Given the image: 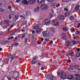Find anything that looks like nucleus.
Listing matches in <instances>:
<instances>
[{"instance_id":"f257e3e1","label":"nucleus","mask_w":80,"mask_h":80,"mask_svg":"<svg viewBox=\"0 0 80 80\" xmlns=\"http://www.w3.org/2000/svg\"><path fill=\"white\" fill-rule=\"evenodd\" d=\"M36 0H23L22 3L23 4H25V5H28L29 3L30 4L33 3L34 4L36 2Z\"/></svg>"},{"instance_id":"f03ea898","label":"nucleus","mask_w":80,"mask_h":80,"mask_svg":"<svg viewBox=\"0 0 80 80\" xmlns=\"http://www.w3.org/2000/svg\"><path fill=\"white\" fill-rule=\"evenodd\" d=\"M48 8V6L44 4H42L41 6V8L42 10H46Z\"/></svg>"},{"instance_id":"7ed1b4c3","label":"nucleus","mask_w":80,"mask_h":80,"mask_svg":"<svg viewBox=\"0 0 80 80\" xmlns=\"http://www.w3.org/2000/svg\"><path fill=\"white\" fill-rule=\"evenodd\" d=\"M43 35L44 37H48L50 35V33L48 32H44Z\"/></svg>"},{"instance_id":"20e7f679","label":"nucleus","mask_w":80,"mask_h":80,"mask_svg":"<svg viewBox=\"0 0 80 80\" xmlns=\"http://www.w3.org/2000/svg\"><path fill=\"white\" fill-rule=\"evenodd\" d=\"M80 22L79 21H77L75 22V26L76 27V24H77L78 25H78L77 26V27L78 28L80 27Z\"/></svg>"},{"instance_id":"39448f33","label":"nucleus","mask_w":80,"mask_h":80,"mask_svg":"<svg viewBox=\"0 0 80 80\" xmlns=\"http://www.w3.org/2000/svg\"><path fill=\"white\" fill-rule=\"evenodd\" d=\"M79 8H80V6L79 5H76L75 7V10L76 11H78V10H79V9H80Z\"/></svg>"},{"instance_id":"423d86ee","label":"nucleus","mask_w":80,"mask_h":80,"mask_svg":"<svg viewBox=\"0 0 80 80\" xmlns=\"http://www.w3.org/2000/svg\"><path fill=\"white\" fill-rule=\"evenodd\" d=\"M37 1L39 3L42 4L45 2V0H38Z\"/></svg>"},{"instance_id":"0eeeda50","label":"nucleus","mask_w":80,"mask_h":80,"mask_svg":"<svg viewBox=\"0 0 80 80\" xmlns=\"http://www.w3.org/2000/svg\"><path fill=\"white\" fill-rule=\"evenodd\" d=\"M67 78V75L66 74H63L62 75L61 77V78L62 79H65Z\"/></svg>"},{"instance_id":"6e6552de","label":"nucleus","mask_w":80,"mask_h":80,"mask_svg":"<svg viewBox=\"0 0 80 80\" xmlns=\"http://www.w3.org/2000/svg\"><path fill=\"white\" fill-rule=\"evenodd\" d=\"M53 22H54V24L55 26H58L59 24H58V21L56 20L55 21L54 20L53 21Z\"/></svg>"},{"instance_id":"1a4fd4ad","label":"nucleus","mask_w":80,"mask_h":80,"mask_svg":"<svg viewBox=\"0 0 80 80\" xmlns=\"http://www.w3.org/2000/svg\"><path fill=\"white\" fill-rule=\"evenodd\" d=\"M70 42H67L65 44V46L67 48H68V47H69L70 46Z\"/></svg>"},{"instance_id":"9d476101","label":"nucleus","mask_w":80,"mask_h":80,"mask_svg":"<svg viewBox=\"0 0 80 80\" xmlns=\"http://www.w3.org/2000/svg\"><path fill=\"white\" fill-rule=\"evenodd\" d=\"M39 8H40L39 7H38L37 8L35 9L34 10V12H35L36 13L37 12H38L39 11Z\"/></svg>"},{"instance_id":"9b49d317","label":"nucleus","mask_w":80,"mask_h":80,"mask_svg":"<svg viewBox=\"0 0 80 80\" xmlns=\"http://www.w3.org/2000/svg\"><path fill=\"white\" fill-rule=\"evenodd\" d=\"M68 78L69 80H73V77L71 75H69L68 77Z\"/></svg>"},{"instance_id":"f8f14e48","label":"nucleus","mask_w":80,"mask_h":80,"mask_svg":"<svg viewBox=\"0 0 80 80\" xmlns=\"http://www.w3.org/2000/svg\"><path fill=\"white\" fill-rule=\"evenodd\" d=\"M17 72V70H15V71H12L11 72V74H12V75H15V73Z\"/></svg>"},{"instance_id":"ddd939ff","label":"nucleus","mask_w":80,"mask_h":80,"mask_svg":"<svg viewBox=\"0 0 80 80\" xmlns=\"http://www.w3.org/2000/svg\"><path fill=\"white\" fill-rule=\"evenodd\" d=\"M63 18H64V16L62 15H61L59 16L58 18L59 20H63Z\"/></svg>"},{"instance_id":"4468645a","label":"nucleus","mask_w":80,"mask_h":80,"mask_svg":"<svg viewBox=\"0 0 80 80\" xmlns=\"http://www.w3.org/2000/svg\"><path fill=\"white\" fill-rule=\"evenodd\" d=\"M72 42L73 45H77V44H78L79 42H75V41H72Z\"/></svg>"},{"instance_id":"2eb2a0df","label":"nucleus","mask_w":80,"mask_h":80,"mask_svg":"<svg viewBox=\"0 0 80 80\" xmlns=\"http://www.w3.org/2000/svg\"><path fill=\"white\" fill-rule=\"evenodd\" d=\"M50 30L52 32H55V29H54V28L53 27H51L50 28Z\"/></svg>"},{"instance_id":"dca6fc26","label":"nucleus","mask_w":80,"mask_h":80,"mask_svg":"<svg viewBox=\"0 0 80 80\" xmlns=\"http://www.w3.org/2000/svg\"><path fill=\"white\" fill-rule=\"evenodd\" d=\"M15 55L14 54L12 55L11 56V60H13V59L15 58Z\"/></svg>"},{"instance_id":"f3484780","label":"nucleus","mask_w":80,"mask_h":80,"mask_svg":"<svg viewBox=\"0 0 80 80\" xmlns=\"http://www.w3.org/2000/svg\"><path fill=\"white\" fill-rule=\"evenodd\" d=\"M72 70L73 72H76V70H75V69H73V68H70L69 69V70Z\"/></svg>"},{"instance_id":"a211bd4d","label":"nucleus","mask_w":80,"mask_h":80,"mask_svg":"<svg viewBox=\"0 0 80 80\" xmlns=\"http://www.w3.org/2000/svg\"><path fill=\"white\" fill-rule=\"evenodd\" d=\"M70 30H71V32H74L75 31V28H71Z\"/></svg>"},{"instance_id":"6ab92c4d","label":"nucleus","mask_w":80,"mask_h":80,"mask_svg":"<svg viewBox=\"0 0 80 80\" xmlns=\"http://www.w3.org/2000/svg\"><path fill=\"white\" fill-rule=\"evenodd\" d=\"M62 30L65 32H67V31H68V29L67 28V27L63 28Z\"/></svg>"},{"instance_id":"aec40b11","label":"nucleus","mask_w":80,"mask_h":80,"mask_svg":"<svg viewBox=\"0 0 80 80\" xmlns=\"http://www.w3.org/2000/svg\"><path fill=\"white\" fill-rule=\"evenodd\" d=\"M70 12H67L65 14V17H67L68 16Z\"/></svg>"},{"instance_id":"412c9836","label":"nucleus","mask_w":80,"mask_h":80,"mask_svg":"<svg viewBox=\"0 0 80 80\" xmlns=\"http://www.w3.org/2000/svg\"><path fill=\"white\" fill-rule=\"evenodd\" d=\"M17 45H18V43L17 42L15 43L12 45V47H15V46Z\"/></svg>"},{"instance_id":"4be33fe9","label":"nucleus","mask_w":80,"mask_h":80,"mask_svg":"<svg viewBox=\"0 0 80 80\" xmlns=\"http://www.w3.org/2000/svg\"><path fill=\"white\" fill-rule=\"evenodd\" d=\"M47 20H49L48 19H46L45 22V23L46 24H48V23H50V21H47Z\"/></svg>"},{"instance_id":"5701e85b","label":"nucleus","mask_w":80,"mask_h":80,"mask_svg":"<svg viewBox=\"0 0 80 80\" xmlns=\"http://www.w3.org/2000/svg\"><path fill=\"white\" fill-rule=\"evenodd\" d=\"M62 38H64L65 40H67V37H66V35H62Z\"/></svg>"},{"instance_id":"b1692460","label":"nucleus","mask_w":80,"mask_h":80,"mask_svg":"<svg viewBox=\"0 0 80 80\" xmlns=\"http://www.w3.org/2000/svg\"><path fill=\"white\" fill-rule=\"evenodd\" d=\"M26 24H27V22L25 21L21 24V25L22 26H23V25H26Z\"/></svg>"},{"instance_id":"393cba45","label":"nucleus","mask_w":80,"mask_h":80,"mask_svg":"<svg viewBox=\"0 0 80 80\" xmlns=\"http://www.w3.org/2000/svg\"><path fill=\"white\" fill-rule=\"evenodd\" d=\"M41 29L39 28L37 29V33H39V32H41Z\"/></svg>"},{"instance_id":"a878e982","label":"nucleus","mask_w":80,"mask_h":80,"mask_svg":"<svg viewBox=\"0 0 80 80\" xmlns=\"http://www.w3.org/2000/svg\"><path fill=\"white\" fill-rule=\"evenodd\" d=\"M39 28V26H36L33 27V29H37V28Z\"/></svg>"},{"instance_id":"bb28decb","label":"nucleus","mask_w":80,"mask_h":80,"mask_svg":"<svg viewBox=\"0 0 80 80\" xmlns=\"http://www.w3.org/2000/svg\"><path fill=\"white\" fill-rule=\"evenodd\" d=\"M50 78L51 80H53V79H54V76H51L50 77Z\"/></svg>"},{"instance_id":"cd10ccee","label":"nucleus","mask_w":80,"mask_h":80,"mask_svg":"<svg viewBox=\"0 0 80 80\" xmlns=\"http://www.w3.org/2000/svg\"><path fill=\"white\" fill-rule=\"evenodd\" d=\"M63 72H61L58 73V75H63Z\"/></svg>"},{"instance_id":"c85d7f7f","label":"nucleus","mask_w":80,"mask_h":80,"mask_svg":"<svg viewBox=\"0 0 80 80\" xmlns=\"http://www.w3.org/2000/svg\"><path fill=\"white\" fill-rule=\"evenodd\" d=\"M28 38L26 37L25 39V43H27L28 42Z\"/></svg>"},{"instance_id":"c756f323","label":"nucleus","mask_w":80,"mask_h":80,"mask_svg":"<svg viewBox=\"0 0 80 80\" xmlns=\"http://www.w3.org/2000/svg\"><path fill=\"white\" fill-rule=\"evenodd\" d=\"M4 22L5 23H7V24H8V23H9V21L7 20H4Z\"/></svg>"},{"instance_id":"7c9ffc66","label":"nucleus","mask_w":80,"mask_h":80,"mask_svg":"<svg viewBox=\"0 0 80 80\" xmlns=\"http://www.w3.org/2000/svg\"><path fill=\"white\" fill-rule=\"evenodd\" d=\"M49 18H53V15H52L51 14H49Z\"/></svg>"},{"instance_id":"2f4dec72","label":"nucleus","mask_w":80,"mask_h":80,"mask_svg":"<svg viewBox=\"0 0 80 80\" xmlns=\"http://www.w3.org/2000/svg\"><path fill=\"white\" fill-rule=\"evenodd\" d=\"M69 19L73 20L74 19V18H73V17L70 16L69 18Z\"/></svg>"},{"instance_id":"473e14b6","label":"nucleus","mask_w":80,"mask_h":80,"mask_svg":"<svg viewBox=\"0 0 80 80\" xmlns=\"http://www.w3.org/2000/svg\"><path fill=\"white\" fill-rule=\"evenodd\" d=\"M14 15V12H10V15Z\"/></svg>"},{"instance_id":"72a5a7b5","label":"nucleus","mask_w":80,"mask_h":80,"mask_svg":"<svg viewBox=\"0 0 80 80\" xmlns=\"http://www.w3.org/2000/svg\"><path fill=\"white\" fill-rule=\"evenodd\" d=\"M16 19L18 20V15H15V17Z\"/></svg>"},{"instance_id":"f704fd0d","label":"nucleus","mask_w":80,"mask_h":80,"mask_svg":"<svg viewBox=\"0 0 80 80\" xmlns=\"http://www.w3.org/2000/svg\"><path fill=\"white\" fill-rule=\"evenodd\" d=\"M75 77H80V74H76L75 75Z\"/></svg>"},{"instance_id":"c9c22d12","label":"nucleus","mask_w":80,"mask_h":80,"mask_svg":"<svg viewBox=\"0 0 80 80\" xmlns=\"http://www.w3.org/2000/svg\"><path fill=\"white\" fill-rule=\"evenodd\" d=\"M26 33H24V34H23V35H22V38H24L26 36V35H25Z\"/></svg>"},{"instance_id":"e433bc0d","label":"nucleus","mask_w":80,"mask_h":80,"mask_svg":"<svg viewBox=\"0 0 80 80\" xmlns=\"http://www.w3.org/2000/svg\"><path fill=\"white\" fill-rule=\"evenodd\" d=\"M71 56L72 57H73V56H74V52H72L71 54H70Z\"/></svg>"},{"instance_id":"4c0bfd02","label":"nucleus","mask_w":80,"mask_h":80,"mask_svg":"<svg viewBox=\"0 0 80 80\" xmlns=\"http://www.w3.org/2000/svg\"><path fill=\"white\" fill-rule=\"evenodd\" d=\"M72 52H73V51L72 50H69V54L70 55V54H71Z\"/></svg>"},{"instance_id":"58836bf2","label":"nucleus","mask_w":80,"mask_h":80,"mask_svg":"<svg viewBox=\"0 0 80 80\" xmlns=\"http://www.w3.org/2000/svg\"><path fill=\"white\" fill-rule=\"evenodd\" d=\"M5 41H2L1 42V45H3V44H5Z\"/></svg>"},{"instance_id":"ea45409f","label":"nucleus","mask_w":80,"mask_h":80,"mask_svg":"<svg viewBox=\"0 0 80 80\" xmlns=\"http://www.w3.org/2000/svg\"><path fill=\"white\" fill-rule=\"evenodd\" d=\"M13 20L14 22H16V21L17 20V19L15 18H13Z\"/></svg>"},{"instance_id":"a19ab883","label":"nucleus","mask_w":80,"mask_h":80,"mask_svg":"<svg viewBox=\"0 0 80 80\" xmlns=\"http://www.w3.org/2000/svg\"><path fill=\"white\" fill-rule=\"evenodd\" d=\"M8 8L10 10H12V7L11 6H8Z\"/></svg>"},{"instance_id":"79ce46f5","label":"nucleus","mask_w":80,"mask_h":80,"mask_svg":"<svg viewBox=\"0 0 80 80\" xmlns=\"http://www.w3.org/2000/svg\"><path fill=\"white\" fill-rule=\"evenodd\" d=\"M4 60L5 61H8V62L9 61V58L7 59H4Z\"/></svg>"},{"instance_id":"37998d69","label":"nucleus","mask_w":80,"mask_h":80,"mask_svg":"<svg viewBox=\"0 0 80 80\" xmlns=\"http://www.w3.org/2000/svg\"><path fill=\"white\" fill-rule=\"evenodd\" d=\"M51 76L50 75L48 74V75L47 76V78H48V79H49V78H50V77Z\"/></svg>"},{"instance_id":"c03bdc74","label":"nucleus","mask_w":80,"mask_h":80,"mask_svg":"<svg viewBox=\"0 0 80 80\" xmlns=\"http://www.w3.org/2000/svg\"><path fill=\"white\" fill-rule=\"evenodd\" d=\"M16 0V2H17V3H18L19 2H20L21 1V0Z\"/></svg>"},{"instance_id":"a18cd8bd","label":"nucleus","mask_w":80,"mask_h":80,"mask_svg":"<svg viewBox=\"0 0 80 80\" xmlns=\"http://www.w3.org/2000/svg\"><path fill=\"white\" fill-rule=\"evenodd\" d=\"M34 61H32V64H35V63H37V62H34Z\"/></svg>"},{"instance_id":"49530a36","label":"nucleus","mask_w":80,"mask_h":80,"mask_svg":"<svg viewBox=\"0 0 80 80\" xmlns=\"http://www.w3.org/2000/svg\"><path fill=\"white\" fill-rule=\"evenodd\" d=\"M22 34H19L18 35V36L19 38H21L22 37Z\"/></svg>"},{"instance_id":"de8ad7c7","label":"nucleus","mask_w":80,"mask_h":80,"mask_svg":"<svg viewBox=\"0 0 80 80\" xmlns=\"http://www.w3.org/2000/svg\"><path fill=\"white\" fill-rule=\"evenodd\" d=\"M4 28H7V25H5L4 27H3Z\"/></svg>"},{"instance_id":"09e8293b","label":"nucleus","mask_w":80,"mask_h":80,"mask_svg":"<svg viewBox=\"0 0 80 80\" xmlns=\"http://www.w3.org/2000/svg\"><path fill=\"white\" fill-rule=\"evenodd\" d=\"M0 12H3V9L0 8Z\"/></svg>"},{"instance_id":"8fccbe9b","label":"nucleus","mask_w":80,"mask_h":80,"mask_svg":"<svg viewBox=\"0 0 80 80\" xmlns=\"http://www.w3.org/2000/svg\"><path fill=\"white\" fill-rule=\"evenodd\" d=\"M4 24H5V23H4V22H1V26H3V25H4Z\"/></svg>"},{"instance_id":"3c124183","label":"nucleus","mask_w":80,"mask_h":80,"mask_svg":"<svg viewBox=\"0 0 80 80\" xmlns=\"http://www.w3.org/2000/svg\"><path fill=\"white\" fill-rule=\"evenodd\" d=\"M9 18V20H11V19H12V16L10 15Z\"/></svg>"},{"instance_id":"603ef678","label":"nucleus","mask_w":80,"mask_h":80,"mask_svg":"<svg viewBox=\"0 0 80 80\" xmlns=\"http://www.w3.org/2000/svg\"><path fill=\"white\" fill-rule=\"evenodd\" d=\"M60 5V4H58L56 5V6L57 7H59Z\"/></svg>"},{"instance_id":"864d4df0","label":"nucleus","mask_w":80,"mask_h":80,"mask_svg":"<svg viewBox=\"0 0 80 80\" xmlns=\"http://www.w3.org/2000/svg\"><path fill=\"white\" fill-rule=\"evenodd\" d=\"M49 42L50 43V44H51V45H52L53 43V41H50Z\"/></svg>"},{"instance_id":"5fc2aeb1","label":"nucleus","mask_w":80,"mask_h":80,"mask_svg":"<svg viewBox=\"0 0 80 80\" xmlns=\"http://www.w3.org/2000/svg\"><path fill=\"white\" fill-rule=\"evenodd\" d=\"M10 38H11V39H13V38H13V37H9L8 38L9 39H10Z\"/></svg>"},{"instance_id":"6e6d98bb","label":"nucleus","mask_w":80,"mask_h":80,"mask_svg":"<svg viewBox=\"0 0 80 80\" xmlns=\"http://www.w3.org/2000/svg\"><path fill=\"white\" fill-rule=\"evenodd\" d=\"M48 2H52L53 1V0H47Z\"/></svg>"},{"instance_id":"4d7b16f0","label":"nucleus","mask_w":80,"mask_h":80,"mask_svg":"<svg viewBox=\"0 0 80 80\" xmlns=\"http://www.w3.org/2000/svg\"><path fill=\"white\" fill-rule=\"evenodd\" d=\"M44 66H42V67L41 70H43V69H44Z\"/></svg>"},{"instance_id":"13d9d810","label":"nucleus","mask_w":80,"mask_h":80,"mask_svg":"<svg viewBox=\"0 0 80 80\" xmlns=\"http://www.w3.org/2000/svg\"><path fill=\"white\" fill-rule=\"evenodd\" d=\"M76 79L77 80H80V77H79V78H76Z\"/></svg>"},{"instance_id":"bf43d9fd","label":"nucleus","mask_w":80,"mask_h":80,"mask_svg":"<svg viewBox=\"0 0 80 80\" xmlns=\"http://www.w3.org/2000/svg\"><path fill=\"white\" fill-rule=\"evenodd\" d=\"M64 10H65V11H66V12H67V11H68V9L67 8H66L64 9Z\"/></svg>"},{"instance_id":"052dcab7","label":"nucleus","mask_w":80,"mask_h":80,"mask_svg":"<svg viewBox=\"0 0 80 80\" xmlns=\"http://www.w3.org/2000/svg\"><path fill=\"white\" fill-rule=\"evenodd\" d=\"M27 13L24 15V18H27Z\"/></svg>"},{"instance_id":"680f3d73","label":"nucleus","mask_w":80,"mask_h":80,"mask_svg":"<svg viewBox=\"0 0 80 80\" xmlns=\"http://www.w3.org/2000/svg\"><path fill=\"white\" fill-rule=\"evenodd\" d=\"M31 38H34V36H33V35H30Z\"/></svg>"},{"instance_id":"e2e57ef3","label":"nucleus","mask_w":80,"mask_h":80,"mask_svg":"<svg viewBox=\"0 0 80 80\" xmlns=\"http://www.w3.org/2000/svg\"><path fill=\"white\" fill-rule=\"evenodd\" d=\"M25 29H26V30H27L28 28V26H26L25 28Z\"/></svg>"},{"instance_id":"0e129e2a","label":"nucleus","mask_w":80,"mask_h":80,"mask_svg":"<svg viewBox=\"0 0 80 80\" xmlns=\"http://www.w3.org/2000/svg\"><path fill=\"white\" fill-rule=\"evenodd\" d=\"M45 42H48V40L47 39H44Z\"/></svg>"},{"instance_id":"69168bd1","label":"nucleus","mask_w":80,"mask_h":80,"mask_svg":"<svg viewBox=\"0 0 80 80\" xmlns=\"http://www.w3.org/2000/svg\"><path fill=\"white\" fill-rule=\"evenodd\" d=\"M44 56V54H42V58H44V57H45Z\"/></svg>"},{"instance_id":"338daca9","label":"nucleus","mask_w":80,"mask_h":80,"mask_svg":"<svg viewBox=\"0 0 80 80\" xmlns=\"http://www.w3.org/2000/svg\"><path fill=\"white\" fill-rule=\"evenodd\" d=\"M75 69H76V70H80V69L78 68H76Z\"/></svg>"},{"instance_id":"774afa93","label":"nucleus","mask_w":80,"mask_h":80,"mask_svg":"<svg viewBox=\"0 0 80 80\" xmlns=\"http://www.w3.org/2000/svg\"><path fill=\"white\" fill-rule=\"evenodd\" d=\"M42 42H38V44H41V43Z\"/></svg>"}]
</instances>
